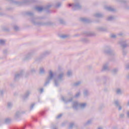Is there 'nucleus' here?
I'll use <instances>...</instances> for the list:
<instances>
[{"instance_id":"obj_1","label":"nucleus","mask_w":129,"mask_h":129,"mask_svg":"<svg viewBox=\"0 0 129 129\" xmlns=\"http://www.w3.org/2000/svg\"><path fill=\"white\" fill-rule=\"evenodd\" d=\"M44 19H45V17H39L35 18H31V21L32 24H33L34 26H36L37 27H52L55 25V23L51 21L46 22L36 21V20H44Z\"/></svg>"},{"instance_id":"obj_2","label":"nucleus","mask_w":129,"mask_h":129,"mask_svg":"<svg viewBox=\"0 0 129 129\" xmlns=\"http://www.w3.org/2000/svg\"><path fill=\"white\" fill-rule=\"evenodd\" d=\"M8 1L10 3V4H13V5H15L16 6H29V5H31L32 4V2L30 0H24L22 2L19 1H15L14 0H6Z\"/></svg>"},{"instance_id":"obj_3","label":"nucleus","mask_w":129,"mask_h":129,"mask_svg":"<svg viewBox=\"0 0 129 129\" xmlns=\"http://www.w3.org/2000/svg\"><path fill=\"white\" fill-rule=\"evenodd\" d=\"M127 40H121L118 42V44L120 45L122 49V55L123 56H126V54H127V51L124 49L125 48L129 47V44L127 43Z\"/></svg>"},{"instance_id":"obj_4","label":"nucleus","mask_w":129,"mask_h":129,"mask_svg":"<svg viewBox=\"0 0 129 129\" xmlns=\"http://www.w3.org/2000/svg\"><path fill=\"white\" fill-rule=\"evenodd\" d=\"M103 52L104 54H107L109 56H111L112 57H114V56H116V53L114 50L111 49V47L110 46H106L104 47Z\"/></svg>"},{"instance_id":"obj_5","label":"nucleus","mask_w":129,"mask_h":129,"mask_svg":"<svg viewBox=\"0 0 129 129\" xmlns=\"http://www.w3.org/2000/svg\"><path fill=\"white\" fill-rule=\"evenodd\" d=\"M51 53V50H45L43 51L38 57L35 58L36 62H41L42 59H44L47 56H49Z\"/></svg>"},{"instance_id":"obj_6","label":"nucleus","mask_w":129,"mask_h":129,"mask_svg":"<svg viewBox=\"0 0 129 129\" xmlns=\"http://www.w3.org/2000/svg\"><path fill=\"white\" fill-rule=\"evenodd\" d=\"M64 72H61L58 74L57 79L54 80V84L56 87H58L60 84V82L63 81V77H64Z\"/></svg>"},{"instance_id":"obj_7","label":"nucleus","mask_w":129,"mask_h":129,"mask_svg":"<svg viewBox=\"0 0 129 129\" xmlns=\"http://www.w3.org/2000/svg\"><path fill=\"white\" fill-rule=\"evenodd\" d=\"M54 78V74L52 71H49L48 76L45 79V82L44 84V86H47L48 84H50L51 80Z\"/></svg>"},{"instance_id":"obj_8","label":"nucleus","mask_w":129,"mask_h":129,"mask_svg":"<svg viewBox=\"0 0 129 129\" xmlns=\"http://www.w3.org/2000/svg\"><path fill=\"white\" fill-rule=\"evenodd\" d=\"M35 54V50H31V51L27 53L22 58V61L23 62H26V61H29V60H31L32 59V57Z\"/></svg>"},{"instance_id":"obj_9","label":"nucleus","mask_w":129,"mask_h":129,"mask_svg":"<svg viewBox=\"0 0 129 129\" xmlns=\"http://www.w3.org/2000/svg\"><path fill=\"white\" fill-rule=\"evenodd\" d=\"M82 9V6L80 5L79 1H76L73 4V11H79Z\"/></svg>"},{"instance_id":"obj_10","label":"nucleus","mask_w":129,"mask_h":129,"mask_svg":"<svg viewBox=\"0 0 129 129\" xmlns=\"http://www.w3.org/2000/svg\"><path fill=\"white\" fill-rule=\"evenodd\" d=\"M25 71L24 70L20 71V73H18L15 75L14 81H18L20 79V77H23Z\"/></svg>"},{"instance_id":"obj_11","label":"nucleus","mask_w":129,"mask_h":129,"mask_svg":"<svg viewBox=\"0 0 129 129\" xmlns=\"http://www.w3.org/2000/svg\"><path fill=\"white\" fill-rule=\"evenodd\" d=\"M109 63L108 62H106L103 64L101 69V72H105L106 71H109V67L108 65Z\"/></svg>"},{"instance_id":"obj_12","label":"nucleus","mask_w":129,"mask_h":129,"mask_svg":"<svg viewBox=\"0 0 129 129\" xmlns=\"http://www.w3.org/2000/svg\"><path fill=\"white\" fill-rule=\"evenodd\" d=\"M113 103L114 104L115 107L118 108L119 111L122 109V107H121V105H120V104H119V101L118 100H114Z\"/></svg>"},{"instance_id":"obj_13","label":"nucleus","mask_w":129,"mask_h":129,"mask_svg":"<svg viewBox=\"0 0 129 129\" xmlns=\"http://www.w3.org/2000/svg\"><path fill=\"white\" fill-rule=\"evenodd\" d=\"M96 31L97 32H108V29H107V27H97Z\"/></svg>"},{"instance_id":"obj_14","label":"nucleus","mask_w":129,"mask_h":129,"mask_svg":"<svg viewBox=\"0 0 129 129\" xmlns=\"http://www.w3.org/2000/svg\"><path fill=\"white\" fill-rule=\"evenodd\" d=\"M84 34L88 37H94L96 36V33L92 31H86L84 32Z\"/></svg>"},{"instance_id":"obj_15","label":"nucleus","mask_w":129,"mask_h":129,"mask_svg":"<svg viewBox=\"0 0 129 129\" xmlns=\"http://www.w3.org/2000/svg\"><path fill=\"white\" fill-rule=\"evenodd\" d=\"M79 107V103L77 101H74L72 104V108L74 110H78Z\"/></svg>"},{"instance_id":"obj_16","label":"nucleus","mask_w":129,"mask_h":129,"mask_svg":"<svg viewBox=\"0 0 129 129\" xmlns=\"http://www.w3.org/2000/svg\"><path fill=\"white\" fill-rule=\"evenodd\" d=\"M22 113H25V112L21 111H17L15 113V118H16V119H17V118H19V117L21 116V114H22Z\"/></svg>"},{"instance_id":"obj_17","label":"nucleus","mask_w":129,"mask_h":129,"mask_svg":"<svg viewBox=\"0 0 129 129\" xmlns=\"http://www.w3.org/2000/svg\"><path fill=\"white\" fill-rule=\"evenodd\" d=\"M51 7H52V5H47L46 6L43 7V10H44V11L46 12V13L47 14H49V13H50V10H49L50 8H51Z\"/></svg>"},{"instance_id":"obj_18","label":"nucleus","mask_w":129,"mask_h":129,"mask_svg":"<svg viewBox=\"0 0 129 129\" xmlns=\"http://www.w3.org/2000/svg\"><path fill=\"white\" fill-rule=\"evenodd\" d=\"M61 100L64 101V102H65L66 103H67L68 102H72V101H73V98L71 97L70 99H68V100H66L65 98H64V97H61Z\"/></svg>"},{"instance_id":"obj_19","label":"nucleus","mask_w":129,"mask_h":129,"mask_svg":"<svg viewBox=\"0 0 129 129\" xmlns=\"http://www.w3.org/2000/svg\"><path fill=\"white\" fill-rule=\"evenodd\" d=\"M104 9L106 11H108V12H115V9L111 8V7L105 6Z\"/></svg>"},{"instance_id":"obj_20","label":"nucleus","mask_w":129,"mask_h":129,"mask_svg":"<svg viewBox=\"0 0 129 129\" xmlns=\"http://www.w3.org/2000/svg\"><path fill=\"white\" fill-rule=\"evenodd\" d=\"M81 22L83 23H90V20L88 18H81L80 19Z\"/></svg>"},{"instance_id":"obj_21","label":"nucleus","mask_w":129,"mask_h":129,"mask_svg":"<svg viewBox=\"0 0 129 129\" xmlns=\"http://www.w3.org/2000/svg\"><path fill=\"white\" fill-rule=\"evenodd\" d=\"M118 72V68H114L111 71V74H112V75H116Z\"/></svg>"},{"instance_id":"obj_22","label":"nucleus","mask_w":129,"mask_h":129,"mask_svg":"<svg viewBox=\"0 0 129 129\" xmlns=\"http://www.w3.org/2000/svg\"><path fill=\"white\" fill-rule=\"evenodd\" d=\"M86 105H87V104H86V103H79V107L81 109H84V108L86 107Z\"/></svg>"},{"instance_id":"obj_23","label":"nucleus","mask_w":129,"mask_h":129,"mask_svg":"<svg viewBox=\"0 0 129 129\" xmlns=\"http://www.w3.org/2000/svg\"><path fill=\"white\" fill-rule=\"evenodd\" d=\"M35 10L39 13H42L44 11V7L38 6L35 7Z\"/></svg>"},{"instance_id":"obj_24","label":"nucleus","mask_w":129,"mask_h":129,"mask_svg":"<svg viewBox=\"0 0 129 129\" xmlns=\"http://www.w3.org/2000/svg\"><path fill=\"white\" fill-rule=\"evenodd\" d=\"M29 95H30V92L29 91L26 92L24 94V95H23L22 97L23 100H26V99H27V98L29 97Z\"/></svg>"},{"instance_id":"obj_25","label":"nucleus","mask_w":129,"mask_h":129,"mask_svg":"<svg viewBox=\"0 0 129 129\" xmlns=\"http://www.w3.org/2000/svg\"><path fill=\"white\" fill-rule=\"evenodd\" d=\"M92 123V119H89L86 122L84 123V126H88V125H90Z\"/></svg>"},{"instance_id":"obj_26","label":"nucleus","mask_w":129,"mask_h":129,"mask_svg":"<svg viewBox=\"0 0 129 129\" xmlns=\"http://www.w3.org/2000/svg\"><path fill=\"white\" fill-rule=\"evenodd\" d=\"M81 42H82V43H85V44H87L90 42V40H89L87 38H84L81 39Z\"/></svg>"},{"instance_id":"obj_27","label":"nucleus","mask_w":129,"mask_h":129,"mask_svg":"<svg viewBox=\"0 0 129 129\" xmlns=\"http://www.w3.org/2000/svg\"><path fill=\"white\" fill-rule=\"evenodd\" d=\"M60 38L61 39H67L70 38V35L69 34H62L60 35Z\"/></svg>"},{"instance_id":"obj_28","label":"nucleus","mask_w":129,"mask_h":129,"mask_svg":"<svg viewBox=\"0 0 129 129\" xmlns=\"http://www.w3.org/2000/svg\"><path fill=\"white\" fill-rule=\"evenodd\" d=\"M83 95L84 97H87L89 95V91L87 89H85L84 90Z\"/></svg>"},{"instance_id":"obj_29","label":"nucleus","mask_w":129,"mask_h":129,"mask_svg":"<svg viewBox=\"0 0 129 129\" xmlns=\"http://www.w3.org/2000/svg\"><path fill=\"white\" fill-rule=\"evenodd\" d=\"M58 21L61 25H66V22H65V21H64V19H63L62 18H58Z\"/></svg>"},{"instance_id":"obj_30","label":"nucleus","mask_w":129,"mask_h":129,"mask_svg":"<svg viewBox=\"0 0 129 129\" xmlns=\"http://www.w3.org/2000/svg\"><path fill=\"white\" fill-rule=\"evenodd\" d=\"M39 74H45V69H44V67H41L39 68Z\"/></svg>"},{"instance_id":"obj_31","label":"nucleus","mask_w":129,"mask_h":129,"mask_svg":"<svg viewBox=\"0 0 129 129\" xmlns=\"http://www.w3.org/2000/svg\"><path fill=\"white\" fill-rule=\"evenodd\" d=\"M113 20H115V17L113 16H109L107 18V21H109L110 22H111V21H113Z\"/></svg>"},{"instance_id":"obj_32","label":"nucleus","mask_w":129,"mask_h":129,"mask_svg":"<svg viewBox=\"0 0 129 129\" xmlns=\"http://www.w3.org/2000/svg\"><path fill=\"white\" fill-rule=\"evenodd\" d=\"M25 15L26 16H28L29 17H33L34 13L31 12H27L25 13Z\"/></svg>"},{"instance_id":"obj_33","label":"nucleus","mask_w":129,"mask_h":129,"mask_svg":"<svg viewBox=\"0 0 129 129\" xmlns=\"http://www.w3.org/2000/svg\"><path fill=\"white\" fill-rule=\"evenodd\" d=\"M119 3H120V4H128L129 1L127 0H119L118 1Z\"/></svg>"},{"instance_id":"obj_34","label":"nucleus","mask_w":129,"mask_h":129,"mask_svg":"<svg viewBox=\"0 0 129 129\" xmlns=\"http://www.w3.org/2000/svg\"><path fill=\"white\" fill-rule=\"evenodd\" d=\"M94 17H95V18H102L103 15L102 14H100V13H96L95 14H94Z\"/></svg>"},{"instance_id":"obj_35","label":"nucleus","mask_w":129,"mask_h":129,"mask_svg":"<svg viewBox=\"0 0 129 129\" xmlns=\"http://www.w3.org/2000/svg\"><path fill=\"white\" fill-rule=\"evenodd\" d=\"M3 31H4V32H7L9 33V32H10V28L7 27H4L2 28Z\"/></svg>"},{"instance_id":"obj_36","label":"nucleus","mask_w":129,"mask_h":129,"mask_svg":"<svg viewBox=\"0 0 129 129\" xmlns=\"http://www.w3.org/2000/svg\"><path fill=\"white\" fill-rule=\"evenodd\" d=\"M80 84H81V82L79 81V82L74 83L73 84V86H76H76H79V85H80Z\"/></svg>"},{"instance_id":"obj_37","label":"nucleus","mask_w":129,"mask_h":129,"mask_svg":"<svg viewBox=\"0 0 129 129\" xmlns=\"http://www.w3.org/2000/svg\"><path fill=\"white\" fill-rule=\"evenodd\" d=\"M30 72L31 73V74H35V73L36 72V69L32 68L30 69Z\"/></svg>"},{"instance_id":"obj_38","label":"nucleus","mask_w":129,"mask_h":129,"mask_svg":"<svg viewBox=\"0 0 129 129\" xmlns=\"http://www.w3.org/2000/svg\"><path fill=\"white\" fill-rule=\"evenodd\" d=\"M11 120H12V119H11V118H7L5 119V123H10L11 122Z\"/></svg>"},{"instance_id":"obj_39","label":"nucleus","mask_w":129,"mask_h":129,"mask_svg":"<svg viewBox=\"0 0 129 129\" xmlns=\"http://www.w3.org/2000/svg\"><path fill=\"white\" fill-rule=\"evenodd\" d=\"M116 93L118 95L122 94L121 90L120 89H118L116 90Z\"/></svg>"},{"instance_id":"obj_40","label":"nucleus","mask_w":129,"mask_h":129,"mask_svg":"<svg viewBox=\"0 0 129 129\" xmlns=\"http://www.w3.org/2000/svg\"><path fill=\"white\" fill-rule=\"evenodd\" d=\"M73 126H74V122H71L70 123L69 129H72V128H73Z\"/></svg>"},{"instance_id":"obj_41","label":"nucleus","mask_w":129,"mask_h":129,"mask_svg":"<svg viewBox=\"0 0 129 129\" xmlns=\"http://www.w3.org/2000/svg\"><path fill=\"white\" fill-rule=\"evenodd\" d=\"M20 28H19V26L15 25L14 26V29L15 30V31H16V32H17L18 31H19Z\"/></svg>"},{"instance_id":"obj_42","label":"nucleus","mask_w":129,"mask_h":129,"mask_svg":"<svg viewBox=\"0 0 129 129\" xmlns=\"http://www.w3.org/2000/svg\"><path fill=\"white\" fill-rule=\"evenodd\" d=\"M8 108H12V106H13V104L11 102H8L7 105Z\"/></svg>"},{"instance_id":"obj_43","label":"nucleus","mask_w":129,"mask_h":129,"mask_svg":"<svg viewBox=\"0 0 129 129\" xmlns=\"http://www.w3.org/2000/svg\"><path fill=\"white\" fill-rule=\"evenodd\" d=\"M80 96V92H78L74 96L75 98H78Z\"/></svg>"},{"instance_id":"obj_44","label":"nucleus","mask_w":129,"mask_h":129,"mask_svg":"<svg viewBox=\"0 0 129 129\" xmlns=\"http://www.w3.org/2000/svg\"><path fill=\"white\" fill-rule=\"evenodd\" d=\"M71 75H72V72H71V71H69L67 72V76H68V77H70Z\"/></svg>"},{"instance_id":"obj_45","label":"nucleus","mask_w":129,"mask_h":129,"mask_svg":"<svg viewBox=\"0 0 129 129\" xmlns=\"http://www.w3.org/2000/svg\"><path fill=\"white\" fill-rule=\"evenodd\" d=\"M61 7V3L60 2H58L56 3V5L55 6V8H60Z\"/></svg>"},{"instance_id":"obj_46","label":"nucleus","mask_w":129,"mask_h":129,"mask_svg":"<svg viewBox=\"0 0 129 129\" xmlns=\"http://www.w3.org/2000/svg\"><path fill=\"white\" fill-rule=\"evenodd\" d=\"M3 53L5 55H7V54H8V53H9V51L7 49H5L3 50Z\"/></svg>"},{"instance_id":"obj_47","label":"nucleus","mask_w":129,"mask_h":129,"mask_svg":"<svg viewBox=\"0 0 129 129\" xmlns=\"http://www.w3.org/2000/svg\"><path fill=\"white\" fill-rule=\"evenodd\" d=\"M110 37L112 39H115V38H116V35L115 34H111L110 35Z\"/></svg>"},{"instance_id":"obj_48","label":"nucleus","mask_w":129,"mask_h":129,"mask_svg":"<svg viewBox=\"0 0 129 129\" xmlns=\"http://www.w3.org/2000/svg\"><path fill=\"white\" fill-rule=\"evenodd\" d=\"M34 106H35V103H32L31 106H30V110H32V109H33V108H34Z\"/></svg>"},{"instance_id":"obj_49","label":"nucleus","mask_w":129,"mask_h":129,"mask_svg":"<svg viewBox=\"0 0 129 129\" xmlns=\"http://www.w3.org/2000/svg\"><path fill=\"white\" fill-rule=\"evenodd\" d=\"M105 106H104V104H101L100 106H99V109L100 110H101V109L102 108H104Z\"/></svg>"},{"instance_id":"obj_50","label":"nucleus","mask_w":129,"mask_h":129,"mask_svg":"<svg viewBox=\"0 0 129 129\" xmlns=\"http://www.w3.org/2000/svg\"><path fill=\"white\" fill-rule=\"evenodd\" d=\"M125 68L126 70H129V63L125 64Z\"/></svg>"},{"instance_id":"obj_51","label":"nucleus","mask_w":129,"mask_h":129,"mask_svg":"<svg viewBox=\"0 0 129 129\" xmlns=\"http://www.w3.org/2000/svg\"><path fill=\"white\" fill-rule=\"evenodd\" d=\"M103 80L104 81H106V80H109V79L107 77L104 76L103 77Z\"/></svg>"},{"instance_id":"obj_52","label":"nucleus","mask_w":129,"mask_h":129,"mask_svg":"<svg viewBox=\"0 0 129 129\" xmlns=\"http://www.w3.org/2000/svg\"><path fill=\"white\" fill-rule=\"evenodd\" d=\"M0 44L1 45H5V40H0Z\"/></svg>"},{"instance_id":"obj_53","label":"nucleus","mask_w":129,"mask_h":129,"mask_svg":"<svg viewBox=\"0 0 129 129\" xmlns=\"http://www.w3.org/2000/svg\"><path fill=\"white\" fill-rule=\"evenodd\" d=\"M38 91L40 92V93H42V92H44V88H42L38 90Z\"/></svg>"},{"instance_id":"obj_54","label":"nucleus","mask_w":129,"mask_h":129,"mask_svg":"<svg viewBox=\"0 0 129 129\" xmlns=\"http://www.w3.org/2000/svg\"><path fill=\"white\" fill-rule=\"evenodd\" d=\"M120 118H123L124 117V114L121 113L119 115Z\"/></svg>"},{"instance_id":"obj_55","label":"nucleus","mask_w":129,"mask_h":129,"mask_svg":"<svg viewBox=\"0 0 129 129\" xmlns=\"http://www.w3.org/2000/svg\"><path fill=\"white\" fill-rule=\"evenodd\" d=\"M118 36H119L120 37H122V36H123V33L122 32H120L118 34Z\"/></svg>"},{"instance_id":"obj_56","label":"nucleus","mask_w":129,"mask_h":129,"mask_svg":"<svg viewBox=\"0 0 129 129\" xmlns=\"http://www.w3.org/2000/svg\"><path fill=\"white\" fill-rule=\"evenodd\" d=\"M0 94H1V96H4V91L3 90H1L0 91Z\"/></svg>"},{"instance_id":"obj_57","label":"nucleus","mask_w":129,"mask_h":129,"mask_svg":"<svg viewBox=\"0 0 129 129\" xmlns=\"http://www.w3.org/2000/svg\"><path fill=\"white\" fill-rule=\"evenodd\" d=\"M29 75H30V73H27L25 74V77L26 78L29 77Z\"/></svg>"},{"instance_id":"obj_58","label":"nucleus","mask_w":129,"mask_h":129,"mask_svg":"<svg viewBox=\"0 0 129 129\" xmlns=\"http://www.w3.org/2000/svg\"><path fill=\"white\" fill-rule=\"evenodd\" d=\"M7 11H13V8H6Z\"/></svg>"},{"instance_id":"obj_59","label":"nucleus","mask_w":129,"mask_h":129,"mask_svg":"<svg viewBox=\"0 0 129 129\" xmlns=\"http://www.w3.org/2000/svg\"><path fill=\"white\" fill-rule=\"evenodd\" d=\"M5 13L0 12V17H4V16H5Z\"/></svg>"},{"instance_id":"obj_60","label":"nucleus","mask_w":129,"mask_h":129,"mask_svg":"<svg viewBox=\"0 0 129 129\" xmlns=\"http://www.w3.org/2000/svg\"><path fill=\"white\" fill-rule=\"evenodd\" d=\"M88 68L90 70H91V69H92V66H90V65H89V66H88Z\"/></svg>"},{"instance_id":"obj_61","label":"nucleus","mask_w":129,"mask_h":129,"mask_svg":"<svg viewBox=\"0 0 129 129\" xmlns=\"http://www.w3.org/2000/svg\"><path fill=\"white\" fill-rule=\"evenodd\" d=\"M61 116H62V114H60L59 115H58L57 117L56 118H60L61 117Z\"/></svg>"},{"instance_id":"obj_62","label":"nucleus","mask_w":129,"mask_h":129,"mask_svg":"<svg viewBox=\"0 0 129 129\" xmlns=\"http://www.w3.org/2000/svg\"><path fill=\"white\" fill-rule=\"evenodd\" d=\"M68 6H69V7H72V10H73V4H68Z\"/></svg>"},{"instance_id":"obj_63","label":"nucleus","mask_w":129,"mask_h":129,"mask_svg":"<svg viewBox=\"0 0 129 129\" xmlns=\"http://www.w3.org/2000/svg\"><path fill=\"white\" fill-rule=\"evenodd\" d=\"M126 116L127 118H129V111H127L126 112Z\"/></svg>"},{"instance_id":"obj_64","label":"nucleus","mask_w":129,"mask_h":129,"mask_svg":"<svg viewBox=\"0 0 129 129\" xmlns=\"http://www.w3.org/2000/svg\"><path fill=\"white\" fill-rule=\"evenodd\" d=\"M125 9L126 10H129V6H125Z\"/></svg>"}]
</instances>
